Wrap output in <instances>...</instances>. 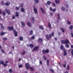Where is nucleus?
I'll return each instance as SVG.
<instances>
[{"label":"nucleus","instance_id":"nucleus-16","mask_svg":"<svg viewBox=\"0 0 73 73\" xmlns=\"http://www.w3.org/2000/svg\"><path fill=\"white\" fill-rule=\"evenodd\" d=\"M6 12L8 15H9V14L11 13V12L8 9L6 10Z\"/></svg>","mask_w":73,"mask_h":73},{"label":"nucleus","instance_id":"nucleus-49","mask_svg":"<svg viewBox=\"0 0 73 73\" xmlns=\"http://www.w3.org/2000/svg\"><path fill=\"white\" fill-rule=\"evenodd\" d=\"M39 1H38V0H35V3H38V2Z\"/></svg>","mask_w":73,"mask_h":73},{"label":"nucleus","instance_id":"nucleus-42","mask_svg":"<svg viewBox=\"0 0 73 73\" xmlns=\"http://www.w3.org/2000/svg\"><path fill=\"white\" fill-rule=\"evenodd\" d=\"M64 48V46H63L62 45L60 46V49H62Z\"/></svg>","mask_w":73,"mask_h":73},{"label":"nucleus","instance_id":"nucleus-3","mask_svg":"<svg viewBox=\"0 0 73 73\" xmlns=\"http://www.w3.org/2000/svg\"><path fill=\"white\" fill-rule=\"evenodd\" d=\"M42 52L43 53H49V50L48 49H46L45 50H42Z\"/></svg>","mask_w":73,"mask_h":73},{"label":"nucleus","instance_id":"nucleus-56","mask_svg":"<svg viewBox=\"0 0 73 73\" xmlns=\"http://www.w3.org/2000/svg\"><path fill=\"white\" fill-rule=\"evenodd\" d=\"M21 7H23V4L21 3Z\"/></svg>","mask_w":73,"mask_h":73},{"label":"nucleus","instance_id":"nucleus-6","mask_svg":"<svg viewBox=\"0 0 73 73\" xmlns=\"http://www.w3.org/2000/svg\"><path fill=\"white\" fill-rule=\"evenodd\" d=\"M54 32H52V33L49 35L50 38H52V36H54Z\"/></svg>","mask_w":73,"mask_h":73},{"label":"nucleus","instance_id":"nucleus-48","mask_svg":"<svg viewBox=\"0 0 73 73\" xmlns=\"http://www.w3.org/2000/svg\"><path fill=\"white\" fill-rule=\"evenodd\" d=\"M19 68H22V67H23V65L21 64V65H19Z\"/></svg>","mask_w":73,"mask_h":73},{"label":"nucleus","instance_id":"nucleus-47","mask_svg":"<svg viewBox=\"0 0 73 73\" xmlns=\"http://www.w3.org/2000/svg\"><path fill=\"white\" fill-rule=\"evenodd\" d=\"M50 71L52 72V73H54V71H53V70L52 68L50 69Z\"/></svg>","mask_w":73,"mask_h":73},{"label":"nucleus","instance_id":"nucleus-50","mask_svg":"<svg viewBox=\"0 0 73 73\" xmlns=\"http://www.w3.org/2000/svg\"><path fill=\"white\" fill-rule=\"evenodd\" d=\"M62 9L63 10V11H64V10H65V9L64 8V7L63 6H62Z\"/></svg>","mask_w":73,"mask_h":73},{"label":"nucleus","instance_id":"nucleus-57","mask_svg":"<svg viewBox=\"0 0 73 73\" xmlns=\"http://www.w3.org/2000/svg\"><path fill=\"white\" fill-rule=\"evenodd\" d=\"M9 62V61H7V60H6V61H5V63H8Z\"/></svg>","mask_w":73,"mask_h":73},{"label":"nucleus","instance_id":"nucleus-31","mask_svg":"<svg viewBox=\"0 0 73 73\" xmlns=\"http://www.w3.org/2000/svg\"><path fill=\"white\" fill-rule=\"evenodd\" d=\"M67 23L68 24V25H70L71 24V23L70 22V21H69V20L67 21Z\"/></svg>","mask_w":73,"mask_h":73},{"label":"nucleus","instance_id":"nucleus-58","mask_svg":"<svg viewBox=\"0 0 73 73\" xmlns=\"http://www.w3.org/2000/svg\"><path fill=\"white\" fill-rule=\"evenodd\" d=\"M15 36L16 37V36H17V34L15 33Z\"/></svg>","mask_w":73,"mask_h":73},{"label":"nucleus","instance_id":"nucleus-26","mask_svg":"<svg viewBox=\"0 0 73 73\" xmlns=\"http://www.w3.org/2000/svg\"><path fill=\"white\" fill-rule=\"evenodd\" d=\"M30 70H31V71H33V70H34V68L32 67H30Z\"/></svg>","mask_w":73,"mask_h":73},{"label":"nucleus","instance_id":"nucleus-63","mask_svg":"<svg viewBox=\"0 0 73 73\" xmlns=\"http://www.w3.org/2000/svg\"><path fill=\"white\" fill-rule=\"evenodd\" d=\"M64 73H68V72L67 71H66L64 72Z\"/></svg>","mask_w":73,"mask_h":73},{"label":"nucleus","instance_id":"nucleus-2","mask_svg":"<svg viewBox=\"0 0 73 73\" xmlns=\"http://www.w3.org/2000/svg\"><path fill=\"white\" fill-rule=\"evenodd\" d=\"M25 66L27 70H28V69H29V66H30V65L29 63H27L25 64Z\"/></svg>","mask_w":73,"mask_h":73},{"label":"nucleus","instance_id":"nucleus-11","mask_svg":"<svg viewBox=\"0 0 73 73\" xmlns=\"http://www.w3.org/2000/svg\"><path fill=\"white\" fill-rule=\"evenodd\" d=\"M15 16L16 17H19V13L18 12H16Z\"/></svg>","mask_w":73,"mask_h":73},{"label":"nucleus","instance_id":"nucleus-21","mask_svg":"<svg viewBox=\"0 0 73 73\" xmlns=\"http://www.w3.org/2000/svg\"><path fill=\"white\" fill-rule=\"evenodd\" d=\"M60 30L62 32H65V30H64V28H60Z\"/></svg>","mask_w":73,"mask_h":73},{"label":"nucleus","instance_id":"nucleus-28","mask_svg":"<svg viewBox=\"0 0 73 73\" xmlns=\"http://www.w3.org/2000/svg\"><path fill=\"white\" fill-rule=\"evenodd\" d=\"M21 24L23 27L25 26V23H24L23 22H21Z\"/></svg>","mask_w":73,"mask_h":73},{"label":"nucleus","instance_id":"nucleus-19","mask_svg":"<svg viewBox=\"0 0 73 73\" xmlns=\"http://www.w3.org/2000/svg\"><path fill=\"white\" fill-rule=\"evenodd\" d=\"M55 2L56 4H58L60 3V0H56Z\"/></svg>","mask_w":73,"mask_h":73},{"label":"nucleus","instance_id":"nucleus-7","mask_svg":"<svg viewBox=\"0 0 73 73\" xmlns=\"http://www.w3.org/2000/svg\"><path fill=\"white\" fill-rule=\"evenodd\" d=\"M0 26L1 27V29H2V30H4L5 29L4 28V27L3 26V24H0Z\"/></svg>","mask_w":73,"mask_h":73},{"label":"nucleus","instance_id":"nucleus-1","mask_svg":"<svg viewBox=\"0 0 73 73\" xmlns=\"http://www.w3.org/2000/svg\"><path fill=\"white\" fill-rule=\"evenodd\" d=\"M61 42L62 44H66V46L67 48H69V46L68 44V43L70 44V42L68 40L66 39V40H62L61 41Z\"/></svg>","mask_w":73,"mask_h":73},{"label":"nucleus","instance_id":"nucleus-53","mask_svg":"<svg viewBox=\"0 0 73 73\" xmlns=\"http://www.w3.org/2000/svg\"><path fill=\"white\" fill-rule=\"evenodd\" d=\"M39 63L40 64V65H42V62L41 60L40 61Z\"/></svg>","mask_w":73,"mask_h":73},{"label":"nucleus","instance_id":"nucleus-54","mask_svg":"<svg viewBox=\"0 0 73 73\" xmlns=\"http://www.w3.org/2000/svg\"><path fill=\"white\" fill-rule=\"evenodd\" d=\"M3 65H4L5 66H7V64H3Z\"/></svg>","mask_w":73,"mask_h":73},{"label":"nucleus","instance_id":"nucleus-14","mask_svg":"<svg viewBox=\"0 0 73 73\" xmlns=\"http://www.w3.org/2000/svg\"><path fill=\"white\" fill-rule=\"evenodd\" d=\"M10 4V2L9 1H7L5 4V5L7 6L9 5Z\"/></svg>","mask_w":73,"mask_h":73},{"label":"nucleus","instance_id":"nucleus-15","mask_svg":"<svg viewBox=\"0 0 73 73\" xmlns=\"http://www.w3.org/2000/svg\"><path fill=\"white\" fill-rule=\"evenodd\" d=\"M35 38V36L33 35L30 38V40H34Z\"/></svg>","mask_w":73,"mask_h":73},{"label":"nucleus","instance_id":"nucleus-24","mask_svg":"<svg viewBox=\"0 0 73 73\" xmlns=\"http://www.w3.org/2000/svg\"><path fill=\"white\" fill-rule=\"evenodd\" d=\"M48 27L49 28H51V25L50 23H48Z\"/></svg>","mask_w":73,"mask_h":73},{"label":"nucleus","instance_id":"nucleus-12","mask_svg":"<svg viewBox=\"0 0 73 73\" xmlns=\"http://www.w3.org/2000/svg\"><path fill=\"white\" fill-rule=\"evenodd\" d=\"M27 24L28 26H29V27H31V25H32V24L29 22H27Z\"/></svg>","mask_w":73,"mask_h":73},{"label":"nucleus","instance_id":"nucleus-22","mask_svg":"<svg viewBox=\"0 0 73 73\" xmlns=\"http://www.w3.org/2000/svg\"><path fill=\"white\" fill-rule=\"evenodd\" d=\"M49 60H47V63H46V64L48 66H49Z\"/></svg>","mask_w":73,"mask_h":73},{"label":"nucleus","instance_id":"nucleus-40","mask_svg":"<svg viewBox=\"0 0 73 73\" xmlns=\"http://www.w3.org/2000/svg\"><path fill=\"white\" fill-rule=\"evenodd\" d=\"M13 32L14 34H15L16 33H17V31H16L15 30H13Z\"/></svg>","mask_w":73,"mask_h":73},{"label":"nucleus","instance_id":"nucleus-30","mask_svg":"<svg viewBox=\"0 0 73 73\" xmlns=\"http://www.w3.org/2000/svg\"><path fill=\"white\" fill-rule=\"evenodd\" d=\"M40 9L41 10V11L42 13H44V11L43 10V9L42 8H40Z\"/></svg>","mask_w":73,"mask_h":73},{"label":"nucleus","instance_id":"nucleus-59","mask_svg":"<svg viewBox=\"0 0 73 73\" xmlns=\"http://www.w3.org/2000/svg\"><path fill=\"white\" fill-rule=\"evenodd\" d=\"M50 16H52V15H53V13H50Z\"/></svg>","mask_w":73,"mask_h":73},{"label":"nucleus","instance_id":"nucleus-45","mask_svg":"<svg viewBox=\"0 0 73 73\" xmlns=\"http://www.w3.org/2000/svg\"><path fill=\"white\" fill-rule=\"evenodd\" d=\"M15 18H16V16L14 15L12 17V19H14L15 20Z\"/></svg>","mask_w":73,"mask_h":73},{"label":"nucleus","instance_id":"nucleus-61","mask_svg":"<svg viewBox=\"0 0 73 73\" xmlns=\"http://www.w3.org/2000/svg\"><path fill=\"white\" fill-rule=\"evenodd\" d=\"M55 40H56V41H57V39L56 38H55Z\"/></svg>","mask_w":73,"mask_h":73},{"label":"nucleus","instance_id":"nucleus-64","mask_svg":"<svg viewBox=\"0 0 73 73\" xmlns=\"http://www.w3.org/2000/svg\"><path fill=\"white\" fill-rule=\"evenodd\" d=\"M1 14V11L0 10V15Z\"/></svg>","mask_w":73,"mask_h":73},{"label":"nucleus","instance_id":"nucleus-33","mask_svg":"<svg viewBox=\"0 0 73 73\" xmlns=\"http://www.w3.org/2000/svg\"><path fill=\"white\" fill-rule=\"evenodd\" d=\"M6 14V13L5 12H3L2 13V15L3 16H5V15Z\"/></svg>","mask_w":73,"mask_h":73},{"label":"nucleus","instance_id":"nucleus-13","mask_svg":"<svg viewBox=\"0 0 73 73\" xmlns=\"http://www.w3.org/2000/svg\"><path fill=\"white\" fill-rule=\"evenodd\" d=\"M45 37L48 40H50L49 39V35H45Z\"/></svg>","mask_w":73,"mask_h":73},{"label":"nucleus","instance_id":"nucleus-46","mask_svg":"<svg viewBox=\"0 0 73 73\" xmlns=\"http://www.w3.org/2000/svg\"><path fill=\"white\" fill-rule=\"evenodd\" d=\"M69 65H68L67 66L66 70H69Z\"/></svg>","mask_w":73,"mask_h":73},{"label":"nucleus","instance_id":"nucleus-37","mask_svg":"<svg viewBox=\"0 0 73 73\" xmlns=\"http://www.w3.org/2000/svg\"><path fill=\"white\" fill-rule=\"evenodd\" d=\"M50 3V1H48L47 2V4L48 5H50V3Z\"/></svg>","mask_w":73,"mask_h":73},{"label":"nucleus","instance_id":"nucleus-32","mask_svg":"<svg viewBox=\"0 0 73 73\" xmlns=\"http://www.w3.org/2000/svg\"><path fill=\"white\" fill-rule=\"evenodd\" d=\"M39 28L41 29H44V27H43L42 26H39Z\"/></svg>","mask_w":73,"mask_h":73},{"label":"nucleus","instance_id":"nucleus-60","mask_svg":"<svg viewBox=\"0 0 73 73\" xmlns=\"http://www.w3.org/2000/svg\"><path fill=\"white\" fill-rule=\"evenodd\" d=\"M71 35L72 36V37H73V33H71Z\"/></svg>","mask_w":73,"mask_h":73},{"label":"nucleus","instance_id":"nucleus-52","mask_svg":"<svg viewBox=\"0 0 73 73\" xmlns=\"http://www.w3.org/2000/svg\"><path fill=\"white\" fill-rule=\"evenodd\" d=\"M63 67H64V68H65V67H66V64H64L63 65Z\"/></svg>","mask_w":73,"mask_h":73},{"label":"nucleus","instance_id":"nucleus-55","mask_svg":"<svg viewBox=\"0 0 73 73\" xmlns=\"http://www.w3.org/2000/svg\"><path fill=\"white\" fill-rule=\"evenodd\" d=\"M1 51L2 53H4V50H1Z\"/></svg>","mask_w":73,"mask_h":73},{"label":"nucleus","instance_id":"nucleus-62","mask_svg":"<svg viewBox=\"0 0 73 73\" xmlns=\"http://www.w3.org/2000/svg\"><path fill=\"white\" fill-rule=\"evenodd\" d=\"M71 48H73V45H71Z\"/></svg>","mask_w":73,"mask_h":73},{"label":"nucleus","instance_id":"nucleus-35","mask_svg":"<svg viewBox=\"0 0 73 73\" xmlns=\"http://www.w3.org/2000/svg\"><path fill=\"white\" fill-rule=\"evenodd\" d=\"M21 11L22 12H24V11H25V10H24V8H22L21 9Z\"/></svg>","mask_w":73,"mask_h":73},{"label":"nucleus","instance_id":"nucleus-4","mask_svg":"<svg viewBox=\"0 0 73 73\" xmlns=\"http://www.w3.org/2000/svg\"><path fill=\"white\" fill-rule=\"evenodd\" d=\"M7 28L9 30V31H13L14 29L13 26H12L11 27H7Z\"/></svg>","mask_w":73,"mask_h":73},{"label":"nucleus","instance_id":"nucleus-43","mask_svg":"<svg viewBox=\"0 0 73 73\" xmlns=\"http://www.w3.org/2000/svg\"><path fill=\"white\" fill-rule=\"evenodd\" d=\"M3 40L4 41H6V40H7V38L6 37L3 38Z\"/></svg>","mask_w":73,"mask_h":73},{"label":"nucleus","instance_id":"nucleus-23","mask_svg":"<svg viewBox=\"0 0 73 73\" xmlns=\"http://www.w3.org/2000/svg\"><path fill=\"white\" fill-rule=\"evenodd\" d=\"M4 64V62L3 61H2L1 60L0 61V65H1V64Z\"/></svg>","mask_w":73,"mask_h":73},{"label":"nucleus","instance_id":"nucleus-9","mask_svg":"<svg viewBox=\"0 0 73 73\" xmlns=\"http://www.w3.org/2000/svg\"><path fill=\"white\" fill-rule=\"evenodd\" d=\"M39 49L38 47V46H36L33 50V51L35 50H38Z\"/></svg>","mask_w":73,"mask_h":73},{"label":"nucleus","instance_id":"nucleus-34","mask_svg":"<svg viewBox=\"0 0 73 73\" xmlns=\"http://www.w3.org/2000/svg\"><path fill=\"white\" fill-rule=\"evenodd\" d=\"M1 4L2 5H5V3H4V2L3 1H1Z\"/></svg>","mask_w":73,"mask_h":73},{"label":"nucleus","instance_id":"nucleus-10","mask_svg":"<svg viewBox=\"0 0 73 73\" xmlns=\"http://www.w3.org/2000/svg\"><path fill=\"white\" fill-rule=\"evenodd\" d=\"M34 12H35L36 13H37V9L35 8V7H34Z\"/></svg>","mask_w":73,"mask_h":73},{"label":"nucleus","instance_id":"nucleus-39","mask_svg":"<svg viewBox=\"0 0 73 73\" xmlns=\"http://www.w3.org/2000/svg\"><path fill=\"white\" fill-rule=\"evenodd\" d=\"M30 35H33V31H32V30H31L30 32Z\"/></svg>","mask_w":73,"mask_h":73},{"label":"nucleus","instance_id":"nucleus-25","mask_svg":"<svg viewBox=\"0 0 73 73\" xmlns=\"http://www.w3.org/2000/svg\"><path fill=\"white\" fill-rule=\"evenodd\" d=\"M23 40V37L20 36L19 37V40L20 41H22Z\"/></svg>","mask_w":73,"mask_h":73},{"label":"nucleus","instance_id":"nucleus-41","mask_svg":"<svg viewBox=\"0 0 73 73\" xmlns=\"http://www.w3.org/2000/svg\"><path fill=\"white\" fill-rule=\"evenodd\" d=\"M25 54V51H23V52L21 53L22 55H24V54Z\"/></svg>","mask_w":73,"mask_h":73},{"label":"nucleus","instance_id":"nucleus-18","mask_svg":"<svg viewBox=\"0 0 73 73\" xmlns=\"http://www.w3.org/2000/svg\"><path fill=\"white\" fill-rule=\"evenodd\" d=\"M63 50L64 51V56H66V54H67V52H66L65 51V49H64Z\"/></svg>","mask_w":73,"mask_h":73},{"label":"nucleus","instance_id":"nucleus-29","mask_svg":"<svg viewBox=\"0 0 73 73\" xmlns=\"http://www.w3.org/2000/svg\"><path fill=\"white\" fill-rule=\"evenodd\" d=\"M31 20L33 21H35V17H33L31 18Z\"/></svg>","mask_w":73,"mask_h":73},{"label":"nucleus","instance_id":"nucleus-51","mask_svg":"<svg viewBox=\"0 0 73 73\" xmlns=\"http://www.w3.org/2000/svg\"><path fill=\"white\" fill-rule=\"evenodd\" d=\"M19 7H16V8H15V9H16V10L17 11H18V10H19Z\"/></svg>","mask_w":73,"mask_h":73},{"label":"nucleus","instance_id":"nucleus-17","mask_svg":"<svg viewBox=\"0 0 73 73\" xmlns=\"http://www.w3.org/2000/svg\"><path fill=\"white\" fill-rule=\"evenodd\" d=\"M5 34V33L3 31H1V32L0 33V35H1V36H4Z\"/></svg>","mask_w":73,"mask_h":73},{"label":"nucleus","instance_id":"nucleus-44","mask_svg":"<svg viewBox=\"0 0 73 73\" xmlns=\"http://www.w3.org/2000/svg\"><path fill=\"white\" fill-rule=\"evenodd\" d=\"M9 71L10 73H12V70L11 69H9Z\"/></svg>","mask_w":73,"mask_h":73},{"label":"nucleus","instance_id":"nucleus-20","mask_svg":"<svg viewBox=\"0 0 73 73\" xmlns=\"http://www.w3.org/2000/svg\"><path fill=\"white\" fill-rule=\"evenodd\" d=\"M29 46L31 48H33V47L34 46L33 44H29Z\"/></svg>","mask_w":73,"mask_h":73},{"label":"nucleus","instance_id":"nucleus-38","mask_svg":"<svg viewBox=\"0 0 73 73\" xmlns=\"http://www.w3.org/2000/svg\"><path fill=\"white\" fill-rule=\"evenodd\" d=\"M43 58H44V60H46V57L44 55L43 56Z\"/></svg>","mask_w":73,"mask_h":73},{"label":"nucleus","instance_id":"nucleus-36","mask_svg":"<svg viewBox=\"0 0 73 73\" xmlns=\"http://www.w3.org/2000/svg\"><path fill=\"white\" fill-rule=\"evenodd\" d=\"M70 29H73V26L71 25L69 27Z\"/></svg>","mask_w":73,"mask_h":73},{"label":"nucleus","instance_id":"nucleus-5","mask_svg":"<svg viewBox=\"0 0 73 73\" xmlns=\"http://www.w3.org/2000/svg\"><path fill=\"white\" fill-rule=\"evenodd\" d=\"M50 10L51 11H52V12H55V11H56V9H52V7H50Z\"/></svg>","mask_w":73,"mask_h":73},{"label":"nucleus","instance_id":"nucleus-27","mask_svg":"<svg viewBox=\"0 0 73 73\" xmlns=\"http://www.w3.org/2000/svg\"><path fill=\"white\" fill-rule=\"evenodd\" d=\"M57 15L58 16V20H60V15L57 14Z\"/></svg>","mask_w":73,"mask_h":73},{"label":"nucleus","instance_id":"nucleus-8","mask_svg":"<svg viewBox=\"0 0 73 73\" xmlns=\"http://www.w3.org/2000/svg\"><path fill=\"white\" fill-rule=\"evenodd\" d=\"M38 41L39 42H42V39L41 38H39L38 40Z\"/></svg>","mask_w":73,"mask_h":73}]
</instances>
